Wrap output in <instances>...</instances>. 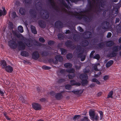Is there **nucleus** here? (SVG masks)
Segmentation results:
<instances>
[{"label":"nucleus","mask_w":121,"mask_h":121,"mask_svg":"<svg viewBox=\"0 0 121 121\" xmlns=\"http://www.w3.org/2000/svg\"><path fill=\"white\" fill-rule=\"evenodd\" d=\"M25 43L22 41H19L17 42L18 48L20 50H24L25 49V44L28 47H31L33 46V40L32 39L25 38L24 40Z\"/></svg>","instance_id":"1"},{"label":"nucleus","mask_w":121,"mask_h":121,"mask_svg":"<svg viewBox=\"0 0 121 121\" xmlns=\"http://www.w3.org/2000/svg\"><path fill=\"white\" fill-rule=\"evenodd\" d=\"M74 15L75 18L79 20H81L83 18V20L86 22H90L92 20L93 18L92 16L90 15L88 16L82 14L78 15L77 14H74Z\"/></svg>","instance_id":"2"},{"label":"nucleus","mask_w":121,"mask_h":121,"mask_svg":"<svg viewBox=\"0 0 121 121\" xmlns=\"http://www.w3.org/2000/svg\"><path fill=\"white\" fill-rule=\"evenodd\" d=\"M89 115L91 120H94L95 121H98L99 120V117L97 114H95V111L92 109L90 110L89 112Z\"/></svg>","instance_id":"3"},{"label":"nucleus","mask_w":121,"mask_h":121,"mask_svg":"<svg viewBox=\"0 0 121 121\" xmlns=\"http://www.w3.org/2000/svg\"><path fill=\"white\" fill-rule=\"evenodd\" d=\"M8 44L10 48L13 49H16L17 46V44L16 41L13 39L9 41Z\"/></svg>","instance_id":"4"},{"label":"nucleus","mask_w":121,"mask_h":121,"mask_svg":"<svg viewBox=\"0 0 121 121\" xmlns=\"http://www.w3.org/2000/svg\"><path fill=\"white\" fill-rule=\"evenodd\" d=\"M66 47L71 49H74L75 48V45L73 44L72 41L70 40H67L65 43Z\"/></svg>","instance_id":"5"},{"label":"nucleus","mask_w":121,"mask_h":121,"mask_svg":"<svg viewBox=\"0 0 121 121\" xmlns=\"http://www.w3.org/2000/svg\"><path fill=\"white\" fill-rule=\"evenodd\" d=\"M32 108L36 110H40L41 109V105L38 103H34L32 104Z\"/></svg>","instance_id":"6"},{"label":"nucleus","mask_w":121,"mask_h":121,"mask_svg":"<svg viewBox=\"0 0 121 121\" xmlns=\"http://www.w3.org/2000/svg\"><path fill=\"white\" fill-rule=\"evenodd\" d=\"M29 13L31 17L34 19L36 18L37 16V13L35 9H31L29 11Z\"/></svg>","instance_id":"7"},{"label":"nucleus","mask_w":121,"mask_h":121,"mask_svg":"<svg viewBox=\"0 0 121 121\" xmlns=\"http://www.w3.org/2000/svg\"><path fill=\"white\" fill-rule=\"evenodd\" d=\"M55 27L57 28H62L63 26V24L62 22L60 20L56 21L55 23Z\"/></svg>","instance_id":"8"},{"label":"nucleus","mask_w":121,"mask_h":121,"mask_svg":"<svg viewBox=\"0 0 121 121\" xmlns=\"http://www.w3.org/2000/svg\"><path fill=\"white\" fill-rule=\"evenodd\" d=\"M109 23L107 21H104L101 23V26L103 29H107L108 28Z\"/></svg>","instance_id":"9"},{"label":"nucleus","mask_w":121,"mask_h":121,"mask_svg":"<svg viewBox=\"0 0 121 121\" xmlns=\"http://www.w3.org/2000/svg\"><path fill=\"white\" fill-rule=\"evenodd\" d=\"M83 51H82L81 52L78 53L77 55V57L78 58H80L81 61H84L86 58V55L83 54Z\"/></svg>","instance_id":"10"},{"label":"nucleus","mask_w":121,"mask_h":121,"mask_svg":"<svg viewBox=\"0 0 121 121\" xmlns=\"http://www.w3.org/2000/svg\"><path fill=\"white\" fill-rule=\"evenodd\" d=\"M39 55L38 52L37 51H34L32 54V58L36 60L39 57Z\"/></svg>","instance_id":"11"},{"label":"nucleus","mask_w":121,"mask_h":121,"mask_svg":"<svg viewBox=\"0 0 121 121\" xmlns=\"http://www.w3.org/2000/svg\"><path fill=\"white\" fill-rule=\"evenodd\" d=\"M68 92H70L71 91H66ZM74 94L77 95H80L82 94L83 92V90H74L71 91Z\"/></svg>","instance_id":"12"},{"label":"nucleus","mask_w":121,"mask_h":121,"mask_svg":"<svg viewBox=\"0 0 121 121\" xmlns=\"http://www.w3.org/2000/svg\"><path fill=\"white\" fill-rule=\"evenodd\" d=\"M38 24L40 27L43 28H45L46 26V24L44 21L41 20L39 21Z\"/></svg>","instance_id":"13"},{"label":"nucleus","mask_w":121,"mask_h":121,"mask_svg":"<svg viewBox=\"0 0 121 121\" xmlns=\"http://www.w3.org/2000/svg\"><path fill=\"white\" fill-rule=\"evenodd\" d=\"M2 8L3 10L1 9H0V16L1 17L2 15L5 16L6 14L7 13L4 7H2Z\"/></svg>","instance_id":"14"},{"label":"nucleus","mask_w":121,"mask_h":121,"mask_svg":"<svg viewBox=\"0 0 121 121\" xmlns=\"http://www.w3.org/2000/svg\"><path fill=\"white\" fill-rule=\"evenodd\" d=\"M89 44L88 41L84 39L80 43V44L82 47H86Z\"/></svg>","instance_id":"15"},{"label":"nucleus","mask_w":121,"mask_h":121,"mask_svg":"<svg viewBox=\"0 0 121 121\" xmlns=\"http://www.w3.org/2000/svg\"><path fill=\"white\" fill-rule=\"evenodd\" d=\"M63 96L61 93H57L56 94L55 97L56 99L57 100H60L63 98Z\"/></svg>","instance_id":"16"},{"label":"nucleus","mask_w":121,"mask_h":121,"mask_svg":"<svg viewBox=\"0 0 121 121\" xmlns=\"http://www.w3.org/2000/svg\"><path fill=\"white\" fill-rule=\"evenodd\" d=\"M4 69L7 72L9 73H12L13 71V68L10 65L7 66Z\"/></svg>","instance_id":"17"},{"label":"nucleus","mask_w":121,"mask_h":121,"mask_svg":"<svg viewBox=\"0 0 121 121\" xmlns=\"http://www.w3.org/2000/svg\"><path fill=\"white\" fill-rule=\"evenodd\" d=\"M6 61L4 60H1L0 61V65L2 66L3 69H4L7 66Z\"/></svg>","instance_id":"18"},{"label":"nucleus","mask_w":121,"mask_h":121,"mask_svg":"<svg viewBox=\"0 0 121 121\" xmlns=\"http://www.w3.org/2000/svg\"><path fill=\"white\" fill-rule=\"evenodd\" d=\"M73 38L75 41L77 42L80 39V36L78 35L75 34L73 35Z\"/></svg>","instance_id":"19"},{"label":"nucleus","mask_w":121,"mask_h":121,"mask_svg":"<svg viewBox=\"0 0 121 121\" xmlns=\"http://www.w3.org/2000/svg\"><path fill=\"white\" fill-rule=\"evenodd\" d=\"M79 78L80 79L82 80L84 79H87L88 76L86 74H81L79 76Z\"/></svg>","instance_id":"20"},{"label":"nucleus","mask_w":121,"mask_h":121,"mask_svg":"<svg viewBox=\"0 0 121 121\" xmlns=\"http://www.w3.org/2000/svg\"><path fill=\"white\" fill-rule=\"evenodd\" d=\"M19 12L21 15H25L26 13V10L24 8L21 7L19 9Z\"/></svg>","instance_id":"21"},{"label":"nucleus","mask_w":121,"mask_h":121,"mask_svg":"<svg viewBox=\"0 0 121 121\" xmlns=\"http://www.w3.org/2000/svg\"><path fill=\"white\" fill-rule=\"evenodd\" d=\"M88 3L89 4V7L87 11H91L93 8V5L92 4L90 0H88Z\"/></svg>","instance_id":"22"},{"label":"nucleus","mask_w":121,"mask_h":121,"mask_svg":"<svg viewBox=\"0 0 121 121\" xmlns=\"http://www.w3.org/2000/svg\"><path fill=\"white\" fill-rule=\"evenodd\" d=\"M21 55L22 56L25 57H28L29 55V53L25 51H22L21 53Z\"/></svg>","instance_id":"23"},{"label":"nucleus","mask_w":121,"mask_h":121,"mask_svg":"<svg viewBox=\"0 0 121 121\" xmlns=\"http://www.w3.org/2000/svg\"><path fill=\"white\" fill-rule=\"evenodd\" d=\"M114 44V41L111 40L108 41L106 44L107 47H111Z\"/></svg>","instance_id":"24"},{"label":"nucleus","mask_w":121,"mask_h":121,"mask_svg":"<svg viewBox=\"0 0 121 121\" xmlns=\"http://www.w3.org/2000/svg\"><path fill=\"white\" fill-rule=\"evenodd\" d=\"M55 59L59 62H62L63 60V58L61 56L57 55L55 57Z\"/></svg>","instance_id":"25"},{"label":"nucleus","mask_w":121,"mask_h":121,"mask_svg":"<svg viewBox=\"0 0 121 121\" xmlns=\"http://www.w3.org/2000/svg\"><path fill=\"white\" fill-rule=\"evenodd\" d=\"M114 61L113 60H110L108 61L106 64V67L107 68H109L113 64Z\"/></svg>","instance_id":"26"},{"label":"nucleus","mask_w":121,"mask_h":121,"mask_svg":"<svg viewBox=\"0 0 121 121\" xmlns=\"http://www.w3.org/2000/svg\"><path fill=\"white\" fill-rule=\"evenodd\" d=\"M58 39L60 40H64L65 38V36L61 33H59L57 35Z\"/></svg>","instance_id":"27"},{"label":"nucleus","mask_w":121,"mask_h":121,"mask_svg":"<svg viewBox=\"0 0 121 121\" xmlns=\"http://www.w3.org/2000/svg\"><path fill=\"white\" fill-rule=\"evenodd\" d=\"M64 66L65 68H70L72 66V65L70 63H67L64 64Z\"/></svg>","instance_id":"28"},{"label":"nucleus","mask_w":121,"mask_h":121,"mask_svg":"<svg viewBox=\"0 0 121 121\" xmlns=\"http://www.w3.org/2000/svg\"><path fill=\"white\" fill-rule=\"evenodd\" d=\"M97 46L100 49H102L105 47V44L104 42H101L98 44Z\"/></svg>","instance_id":"29"},{"label":"nucleus","mask_w":121,"mask_h":121,"mask_svg":"<svg viewBox=\"0 0 121 121\" xmlns=\"http://www.w3.org/2000/svg\"><path fill=\"white\" fill-rule=\"evenodd\" d=\"M69 68V69H66V71L67 72L69 73H74L75 71L74 69L73 68H72V67Z\"/></svg>","instance_id":"30"},{"label":"nucleus","mask_w":121,"mask_h":121,"mask_svg":"<svg viewBox=\"0 0 121 121\" xmlns=\"http://www.w3.org/2000/svg\"><path fill=\"white\" fill-rule=\"evenodd\" d=\"M87 79H86L81 80V83L82 86H84L88 83V82Z\"/></svg>","instance_id":"31"},{"label":"nucleus","mask_w":121,"mask_h":121,"mask_svg":"<svg viewBox=\"0 0 121 121\" xmlns=\"http://www.w3.org/2000/svg\"><path fill=\"white\" fill-rule=\"evenodd\" d=\"M60 51L61 52V54L63 55H65L67 53V50L63 48H61L60 49Z\"/></svg>","instance_id":"32"},{"label":"nucleus","mask_w":121,"mask_h":121,"mask_svg":"<svg viewBox=\"0 0 121 121\" xmlns=\"http://www.w3.org/2000/svg\"><path fill=\"white\" fill-rule=\"evenodd\" d=\"M118 47L119 46H113L112 49V52H118L119 50L118 48Z\"/></svg>","instance_id":"33"},{"label":"nucleus","mask_w":121,"mask_h":121,"mask_svg":"<svg viewBox=\"0 0 121 121\" xmlns=\"http://www.w3.org/2000/svg\"><path fill=\"white\" fill-rule=\"evenodd\" d=\"M92 82H96L97 84L99 85H100L101 83L96 78H93L92 80Z\"/></svg>","instance_id":"34"},{"label":"nucleus","mask_w":121,"mask_h":121,"mask_svg":"<svg viewBox=\"0 0 121 121\" xmlns=\"http://www.w3.org/2000/svg\"><path fill=\"white\" fill-rule=\"evenodd\" d=\"M31 31L34 34H37V32L36 31L35 27L34 26L33 27L31 28Z\"/></svg>","instance_id":"35"},{"label":"nucleus","mask_w":121,"mask_h":121,"mask_svg":"<svg viewBox=\"0 0 121 121\" xmlns=\"http://www.w3.org/2000/svg\"><path fill=\"white\" fill-rule=\"evenodd\" d=\"M18 30L21 33H22L24 31L23 28L21 26H19L18 27Z\"/></svg>","instance_id":"36"},{"label":"nucleus","mask_w":121,"mask_h":121,"mask_svg":"<svg viewBox=\"0 0 121 121\" xmlns=\"http://www.w3.org/2000/svg\"><path fill=\"white\" fill-rule=\"evenodd\" d=\"M34 45L37 46H42L41 43L36 40L35 41V42L34 43Z\"/></svg>","instance_id":"37"},{"label":"nucleus","mask_w":121,"mask_h":121,"mask_svg":"<svg viewBox=\"0 0 121 121\" xmlns=\"http://www.w3.org/2000/svg\"><path fill=\"white\" fill-rule=\"evenodd\" d=\"M41 54L43 56H46L49 54V52L46 51H43L42 52Z\"/></svg>","instance_id":"38"},{"label":"nucleus","mask_w":121,"mask_h":121,"mask_svg":"<svg viewBox=\"0 0 121 121\" xmlns=\"http://www.w3.org/2000/svg\"><path fill=\"white\" fill-rule=\"evenodd\" d=\"M76 76V74L75 73H73L71 75L69 74L68 75L69 78L70 79H72L74 77Z\"/></svg>","instance_id":"39"},{"label":"nucleus","mask_w":121,"mask_h":121,"mask_svg":"<svg viewBox=\"0 0 121 121\" xmlns=\"http://www.w3.org/2000/svg\"><path fill=\"white\" fill-rule=\"evenodd\" d=\"M113 91H111L107 95V98H112V96L113 94Z\"/></svg>","instance_id":"40"},{"label":"nucleus","mask_w":121,"mask_h":121,"mask_svg":"<svg viewBox=\"0 0 121 121\" xmlns=\"http://www.w3.org/2000/svg\"><path fill=\"white\" fill-rule=\"evenodd\" d=\"M73 57V55L72 54L69 53L66 55V58L68 60H69L72 58Z\"/></svg>","instance_id":"41"},{"label":"nucleus","mask_w":121,"mask_h":121,"mask_svg":"<svg viewBox=\"0 0 121 121\" xmlns=\"http://www.w3.org/2000/svg\"><path fill=\"white\" fill-rule=\"evenodd\" d=\"M77 52V53L78 55V53L81 52L82 51H83L82 50V48L80 47H78L76 49Z\"/></svg>","instance_id":"42"},{"label":"nucleus","mask_w":121,"mask_h":121,"mask_svg":"<svg viewBox=\"0 0 121 121\" xmlns=\"http://www.w3.org/2000/svg\"><path fill=\"white\" fill-rule=\"evenodd\" d=\"M42 68L44 70H49L51 69V67L46 66L45 65H43L42 66Z\"/></svg>","instance_id":"43"},{"label":"nucleus","mask_w":121,"mask_h":121,"mask_svg":"<svg viewBox=\"0 0 121 121\" xmlns=\"http://www.w3.org/2000/svg\"><path fill=\"white\" fill-rule=\"evenodd\" d=\"M62 4L64 5L66 8H67L68 7V5L64 0H62L61 2Z\"/></svg>","instance_id":"44"},{"label":"nucleus","mask_w":121,"mask_h":121,"mask_svg":"<svg viewBox=\"0 0 121 121\" xmlns=\"http://www.w3.org/2000/svg\"><path fill=\"white\" fill-rule=\"evenodd\" d=\"M9 27L10 29L13 30V28L14 26L13 23L11 22H9Z\"/></svg>","instance_id":"45"},{"label":"nucleus","mask_w":121,"mask_h":121,"mask_svg":"<svg viewBox=\"0 0 121 121\" xmlns=\"http://www.w3.org/2000/svg\"><path fill=\"white\" fill-rule=\"evenodd\" d=\"M100 58V55L98 54H96L93 57V58L94 59H95L99 60Z\"/></svg>","instance_id":"46"},{"label":"nucleus","mask_w":121,"mask_h":121,"mask_svg":"<svg viewBox=\"0 0 121 121\" xmlns=\"http://www.w3.org/2000/svg\"><path fill=\"white\" fill-rule=\"evenodd\" d=\"M65 81V79L62 78H60L58 80L57 82L59 83H62Z\"/></svg>","instance_id":"47"},{"label":"nucleus","mask_w":121,"mask_h":121,"mask_svg":"<svg viewBox=\"0 0 121 121\" xmlns=\"http://www.w3.org/2000/svg\"><path fill=\"white\" fill-rule=\"evenodd\" d=\"M81 116L79 115H75L73 118V119L74 120H78L80 118Z\"/></svg>","instance_id":"48"},{"label":"nucleus","mask_w":121,"mask_h":121,"mask_svg":"<svg viewBox=\"0 0 121 121\" xmlns=\"http://www.w3.org/2000/svg\"><path fill=\"white\" fill-rule=\"evenodd\" d=\"M11 16L13 18H15L17 17L16 13L15 11H13L12 13Z\"/></svg>","instance_id":"49"},{"label":"nucleus","mask_w":121,"mask_h":121,"mask_svg":"<svg viewBox=\"0 0 121 121\" xmlns=\"http://www.w3.org/2000/svg\"><path fill=\"white\" fill-rule=\"evenodd\" d=\"M54 43V41H53L50 40L48 42V44L49 45L51 46L53 45Z\"/></svg>","instance_id":"50"},{"label":"nucleus","mask_w":121,"mask_h":121,"mask_svg":"<svg viewBox=\"0 0 121 121\" xmlns=\"http://www.w3.org/2000/svg\"><path fill=\"white\" fill-rule=\"evenodd\" d=\"M19 100L21 101L22 103H25L26 100L24 99L23 97L22 96L20 97L19 98Z\"/></svg>","instance_id":"51"},{"label":"nucleus","mask_w":121,"mask_h":121,"mask_svg":"<svg viewBox=\"0 0 121 121\" xmlns=\"http://www.w3.org/2000/svg\"><path fill=\"white\" fill-rule=\"evenodd\" d=\"M71 86L69 84L66 85L65 86V89L67 90H70Z\"/></svg>","instance_id":"52"},{"label":"nucleus","mask_w":121,"mask_h":121,"mask_svg":"<svg viewBox=\"0 0 121 121\" xmlns=\"http://www.w3.org/2000/svg\"><path fill=\"white\" fill-rule=\"evenodd\" d=\"M98 112L100 114V120H102L103 118V112L102 111H98Z\"/></svg>","instance_id":"53"},{"label":"nucleus","mask_w":121,"mask_h":121,"mask_svg":"<svg viewBox=\"0 0 121 121\" xmlns=\"http://www.w3.org/2000/svg\"><path fill=\"white\" fill-rule=\"evenodd\" d=\"M39 41L41 42L44 43L45 42V39L43 37H40L39 39Z\"/></svg>","instance_id":"54"},{"label":"nucleus","mask_w":121,"mask_h":121,"mask_svg":"<svg viewBox=\"0 0 121 121\" xmlns=\"http://www.w3.org/2000/svg\"><path fill=\"white\" fill-rule=\"evenodd\" d=\"M32 0H25L26 4L28 5L30 4L31 3Z\"/></svg>","instance_id":"55"},{"label":"nucleus","mask_w":121,"mask_h":121,"mask_svg":"<svg viewBox=\"0 0 121 121\" xmlns=\"http://www.w3.org/2000/svg\"><path fill=\"white\" fill-rule=\"evenodd\" d=\"M87 35H88V36L86 37V39H89L91 37L92 33L91 32H89L87 33Z\"/></svg>","instance_id":"56"},{"label":"nucleus","mask_w":121,"mask_h":121,"mask_svg":"<svg viewBox=\"0 0 121 121\" xmlns=\"http://www.w3.org/2000/svg\"><path fill=\"white\" fill-rule=\"evenodd\" d=\"M95 52V51H92L91 52L90 55V58H93L94 56V54Z\"/></svg>","instance_id":"57"},{"label":"nucleus","mask_w":121,"mask_h":121,"mask_svg":"<svg viewBox=\"0 0 121 121\" xmlns=\"http://www.w3.org/2000/svg\"><path fill=\"white\" fill-rule=\"evenodd\" d=\"M101 74V72H99L97 74H95L94 75V77L95 78H97L98 77H99Z\"/></svg>","instance_id":"58"},{"label":"nucleus","mask_w":121,"mask_h":121,"mask_svg":"<svg viewBox=\"0 0 121 121\" xmlns=\"http://www.w3.org/2000/svg\"><path fill=\"white\" fill-rule=\"evenodd\" d=\"M70 82L72 86H74V85H73V84H75V83L76 82V81L74 80H72L70 81Z\"/></svg>","instance_id":"59"},{"label":"nucleus","mask_w":121,"mask_h":121,"mask_svg":"<svg viewBox=\"0 0 121 121\" xmlns=\"http://www.w3.org/2000/svg\"><path fill=\"white\" fill-rule=\"evenodd\" d=\"M16 36L18 38H24V37L21 34H17Z\"/></svg>","instance_id":"60"},{"label":"nucleus","mask_w":121,"mask_h":121,"mask_svg":"<svg viewBox=\"0 0 121 121\" xmlns=\"http://www.w3.org/2000/svg\"><path fill=\"white\" fill-rule=\"evenodd\" d=\"M111 55L112 56V58L116 56L117 55V53L115 52H112L111 53Z\"/></svg>","instance_id":"61"},{"label":"nucleus","mask_w":121,"mask_h":121,"mask_svg":"<svg viewBox=\"0 0 121 121\" xmlns=\"http://www.w3.org/2000/svg\"><path fill=\"white\" fill-rule=\"evenodd\" d=\"M49 16V14L48 12H47L45 16V18L46 19H48Z\"/></svg>","instance_id":"62"},{"label":"nucleus","mask_w":121,"mask_h":121,"mask_svg":"<svg viewBox=\"0 0 121 121\" xmlns=\"http://www.w3.org/2000/svg\"><path fill=\"white\" fill-rule=\"evenodd\" d=\"M46 100V99L45 98H42L39 99L40 102H44Z\"/></svg>","instance_id":"63"},{"label":"nucleus","mask_w":121,"mask_h":121,"mask_svg":"<svg viewBox=\"0 0 121 121\" xmlns=\"http://www.w3.org/2000/svg\"><path fill=\"white\" fill-rule=\"evenodd\" d=\"M112 35V34L111 33L108 32L107 36V37L108 38H109L111 37Z\"/></svg>","instance_id":"64"}]
</instances>
